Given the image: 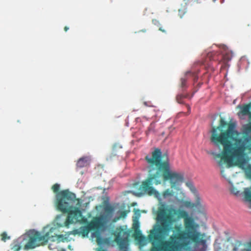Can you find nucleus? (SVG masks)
<instances>
[{"label":"nucleus","mask_w":251,"mask_h":251,"mask_svg":"<svg viewBox=\"0 0 251 251\" xmlns=\"http://www.w3.org/2000/svg\"><path fill=\"white\" fill-rule=\"evenodd\" d=\"M247 248L244 251H251V241L248 244Z\"/></svg>","instance_id":"24"},{"label":"nucleus","mask_w":251,"mask_h":251,"mask_svg":"<svg viewBox=\"0 0 251 251\" xmlns=\"http://www.w3.org/2000/svg\"><path fill=\"white\" fill-rule=\"evenodd\" d=\"M87 228V225L83 227V228L82 230V231L81 232L83 233L84 234H87L89 231H88L86 232Z\"/></svg>","instance_id":"25"},{"label":"nucleus","mask_w":251,"mask_h":251,"mask_svg":"<svg viewBox=\"0 0 251 251\" xmlns=\"http://www.w3.org/2000/svg\"><path fill=\"white\" fill-rule=\"evenodd\" d=\"M104 214L98 217H95L87 224V232L91 230H98L103 229L110 222L113 217L114 207L109 204L104 207Z\"/></svg>","instance_id":"5"},{"label":"nucleus","mask_w":251,"mask_h":251,"mask_svg":"<svg viewBox=\"0 0 251 251\" xmlns=\"http://www.w3.org/2000/svg\"><path fill=\"white\" fill-rule=\"evenodd\" d=\"M208 54H209V55L212 54V53H208Z\"/></svg>","instance_id":"36"},{"label":"nucleus","mask_w":251,"mask_h":251,"mask_svg":"<svg viewBox=\"0 0 251 251\" xmlns=\"http://www.w3.org/2000/svg\"><path fill=\"white\" fill-rule=\"evenodd\" d=\"M28 235V241L24 247V249L25 250L33 249L37 247L46 244L50 238L49 232L42 234L39 231L33 230L29 231Z\"/></svg>","instance_id":"6"},{"label":"nucleus","mask_w":251,"mask_h":251,"mask_svg":"<svg viewBox=\"0 0 251 251\" xmlns=\"http://www.w3.org/2000/svg\"><path fill=\"white\" fill-rule=\"evenodd\" d=\"M20 248H21L20 247H18V248H17L16 251H18L20 249Z\"/></svg>","instance_id":"32"},{"label":"nucleus","mask_w":251,"mask_h":251,"mask_svg":"<svg viewBox=\"0 0 251 251\" xmlns=\"http://www.w3.org/2000/svg\"><path fill=\"white\" fill-rule=\"evenodd\" d=\"M165 155L166 159L162 161L161 150L155 148L151 152V156L149 155L145 156V160L148 164L149 176L140 186V189L142 192L149 195L155 194L156 191L152 185L160 184L161 178L165 181L170 180L172 188L183 181L182 174L171 171L169 159L167 154H164L163 157H164Z\"/></svg>","instance_id":"2"},{"label":"nucleus","mask_w":251,"mask_h":251,"mask_svg":"<svg viewBox=\"0 0 251 251\" xmlns=\"http://www.w3.org/2000/svg\"><path fill=\"white\" fill-rule=\"evenodd\" d=\"M187 78L186 76L180 79V87L182 89V91L184 90L187 88Z\"/></svg>","instance_id":"13"},{"label":"nucleus","mask_w":251,"mask_h":251,"mask_svg":"<svg viewBox=\"0 0 251 251\" xmlns=\"http://www.w3.org/2000/svg\"><path fill=\"white\" fill-rule=\"evenodd\" d=\"M214 247L215 249L217 248V245L216 244L214 245Z\"/></svg>","instance_id":"34"},{"label":"nucleus","mask_w":251,"mask_h":251,"mask_svg":"<svg viewBox=\"0 0 251 251\" xmlns=\"http://www.w3.org/2000/svg\"><path fill=\"white\" fill-rule=\"evenodd\" d=\"M75 195L68 190L60 191L57 195L56 202L57 209L65 213H68V217L65 222V226H68L71 224L76 223L80 221L82 216L81 211L76 207L71 205L75 200Z\"/></svg>","instance_id":"4"},{"label":"nucleus","mask_w":251,"mask_h":251,"mask_svg":"<svg viewBox=\"0 0 251 251\" xmlns=\"http://www.w3.org/2000/svg\"><path fill=\"white\" fill-rule=\"evenodd\" d=\"M141 31H143V32H146V29H143L142 30H141Z\"/></svg>","instance_id":"35"},{"label":"nucleus","mask_w":251,"mask_h":251,"mask_svg":"<svg viewBox=\"0 0 251 251\" xmlns=\"http://www.w3.org/2000/svg\"><path fill=\"white\" fill-rule=\"evenodd\" d=\"M88 159L87 157L80 158L76 163V166L78 168H83L88 165Z\"/></svg>","instance_id":"9"},{"label":"nucleus","mask_w":251,"mask_h":251,"mask_svg":"<svg viewBox=\"0 0 251 251\" xmlns=\"http://www.w3.org/2000/svg\"><path fill=\"white\" fill-rule=\"evenodd\" d=\"M190 74V72H187L186 74Z\"/></svg>","instance_id":"37"},{"label":"nucleus","mask_w":251,"mask_h":251,"mask_svg":"<svg viewBox=\"0 0 251 251\" xmlns=\"http://www.w3.org/2000/svg\"><path fill=\"white\" fill-rule=\"evenodd\" d=\"M186 185L190 189L191 191L194 193H195L196 192V189L195 188L194 185H193V183L189 181H187L186 183Z\"/></svg>","instance_id":"15"},{"label":"nucleus","mask_w":251,"mask_h":251,"mask_svg":"<svg viewBox=\"0 0 251 251\" xmlns=\"http://www.w3.org/2000/svg\"><path fill=\"white\" fill-rule=\"evenodd\" d=\"M223 59L226 61H228L231 59L230 53H226L223 55Z\"/></svg>","instance_id":"22"},{"label":"nucleus","mask_w":251,"mask_h":251,"mask_svg":"<svg viewBox=\"0 0 251 251\" xmlns=\"http://www.w3.org/2000/svg\"><path fill=\"white\" fill-rule=\"evenodd\" d=\"M243 245L241 242L239 241H236L234 244V247L233 249L234 251H238L239 248Z\"/></svg>","instance_id":"20"},{"label":"nucleus","mask_w":251,"mask_h":251,"mask_svg":"<svg viewBox=\"0 0 251 251\" xmlns=\"http://www.w3.org/2000/svg\"><path fill=\"white\" fill-rule=\"evenodd\" d=\"M187 107H188V110L190 111V107L188 105H187Z\"/></svg>","instance_id":"30"},{"label":"nucleus","mask_w":251,"mask_h":251,"mask_svg":"<svg viewBox=\"0 0 251 251\" xmlns=\"http://www.w3.org/2000/svg\"><path fill=\"white\" fill-rule=\"evenodd\" d=\"M1 240L6 242L7 240L10 239V236H8L6 232H3L0 234Z\"/></svg>","instance_id":"18"},{"label":"nucleus","mask_w":251,"mask_h":251,"mask_svg":"<svg viewBox=\"0 0 251 251\" xmlns=\"http://www.w3.org/2000/svg\"><path fill=\"white\" fill-rule=\"evenodd\" d=\"M128 211L126 210L121 211L119 212V216L115 217L112 220L113 223L116 222L117 221L120 220L121 218H125L126 217Z\"/></svg>","instance_id":"11"},{"label":"nucleus","mask_w":251,"mask_h":251,"mask_svg":"<svg viewBox=\"0 0 251 251\" xmlns=\"http://www.w3.org/2000/svg\"><path fill=\"white\" fill-rule=\"evenodd\" d=\"M197 79H198V77L195 76V78H194V81H197Z\"/></svg>","instance_id":"33"},{"label":"nucleus","mask_w":251,"mask_h":251,"mask_svg":"<svg viewBox=\"0 0 251 251\" xmlns=\"http://www.w3.org/2000/svg\"><path fill=\"white\" fill-rule=\"evenodd\" d=\"M245 151H243V153L241 156L232 157L227 159L224 158L223 155H221V154H216L213 152H211V154L213 155L215 158H221L225 162L228 163H232L235 161L236 164H237L240 168L244 170L246 176L248 178H251V165L248 164L246 167L244 166L245 164V160L244 158L245 155Z\"/></svg>","instance_id":"7"},{"label":"nucleus","mask_w":251,"mask_h":251,"mask_svg":"<svg viewBox=\"0 0 251 251\" xmlns=\"http://www.w3.org/2000/svg\"><path fill=\"white\" fill-rule=\"evenodd\" d=\"M14 251H16V249H14Z\"/></svg>","instance_id":"38"},{"label":"nucleus","mask_w":251,"mask_h":251,"mask_svg":"<svg viewBox=\"0 0 251 251\" xmlns=\"http://www.w3.org/2000/svg\"><path fill=\"white\" fill-rule=\"evenodd\" d=\"M171 195H172V192L168 189L165 190L163 193V196L164 198Z\"/></svg>","instance_id":"23"},{"label":"nucleus","mask_w":251,"mask_h":251,"mask_svg":"<svg viewBox=\"0 0 251 251\" xmlns=\"http://www.w3.org/2000/svg\"><path fill=\"white\" fill-rule=\"evenodd\" d=\"M99 251H107L103 250V249H99Z\"/></svg>","instance_id":"31"},{"label":"nucleus","mask_w":251,"mask_h":251,"mask_svg":"<svg viewBox=\"0 0 251 251\" xmlns=\"http://www.w3.org/2000/svg\"><path fill=\"white\" fill-rule=\"evenodd\" d=\"M68 29H69V27L68 26H66L64 27V30L65 31H67Z\"/></svg>","instance_id":"28"},{"label":"nucleus","mask_w":251,"mask_h":251,"mask_svg":"<svg viewBox=\"0 0 251 251\" xmlns=\"http://www.w3.org/2000/svg\"><path fill=\"white\" fill-rule=\"evenodd\" d=\"M161 209L158 213L159 224L151 229L148 239L151 244V251H184L190 245L201 246L198 251H206L205 235L199 230V225L184 210L170 207Z\"/></svg>","instance_id":"1"},{"label":"nucleus","mask_w":251,"mask_h":251,"mask_svg":"<svg viewBox=\"0 0 251 251\" xmlns=\"http://www.w3.org/2000/svg\"><path fill=\"white\" fill-rule=\"evenodd\" d=\"M139 222H138V220H134L132 225V228L134 230L135 232H137L139 230Z\"/></svg>","instance_id":"17"},{"label":"nucleus","mask_w":251,"mask_h":251,"mask_svg":"<svg viewBox=\"0 0 251 251\" xmlns=\"http://www.w3.org/2000/svg\"><path fill=\"white\" fill-rule=\"evenodd\" d=\"M214 1H215L216 0H213Z\"/></svg>","instance_id":"39"},{"label":"nucleus","mask_w":251,"mask_h":251,"mask_svg":"<svg viewBox=\"0 0 251 251\" xmlns=\"http://www.w3.org/2000/svg\"><path fill=\"white\" fill-rule=\"evenodd\" d=\"M55 237L58 242H65L67 240V238L64 237L63 235H56Z\"/></svg>","instance_id":"19"},{"label":"nucleus","mask_w":251,"mask_h":251,"mask_svg":"<svg viewBox=\"0 0 251 251\" xmlns=\"http://www.w3.org/2000/svg\"><path fill=\"white\" fill-rule=\"evenodd\" d=\"M231 192L232 193L235 194V195H238L239 194V191H237L235 188H233L232 190H231Z\"/></svg>","instance_id":"26"},{"label":"nucleus","mask_w":251,"mask_h":251,"mask_svg":"<svg viewBox=\"0 0 251 251\" xmlns=\"http://www.w3.org/2000/svg\"><path fill=\"white\" fill-rule=\"evenodd\" d=\"M244 197L246 201L251 202V187L245 188Z\"/></svg>","instance_id":"10"},{"label":"nucleus","mask_w":251,"mask_h":251,"mask_svg":"<svg viewBox=\"0 0 251 251\" xmlns=\"http://www.w3.org/2000/svg\"><path fill=\"white\" fill-rule=\"evenodd\" d=\"M238 135L235 124L227 123L221 117L219 126L212 127L210 140L216 146H223L220 154L227 159L242 156L247 149L244 141L238 138Z\"/></svg>","instance_id":"3"},{"label":"nucleus","mask_w":251,"mask_h":251,"mask_svg":"<svg viewBox=\"0 0 251 251\" xmlns=\"http://www.w3.org/2000/svg\"><path fill=\"white\" fill-rule=\"evenodd\" d=\"M144 104L146 106H149V105H148V104H147V102H146V101H145V102H144Z\"/></svg>","instance_id":"29"},{"label":"nucleus","mask_w":251,"mask_h":251,"mask_svg":"<svg viewBox=\"0 0 251 251\" xmlns=\"http://www.w3.org/2000/svg\"><path fill=\"white\" fill-rule=\"evenodd\" d=\"M188 96L187 95H183V94H178L177 95L176 97V101L179 103H182L183 100H182L184 98H187Z\"/></svg>","instance_id":"16"},{"label":"nucleus","mask_w":251,"mask_h":251,"mask_svg":"<svg viewBox=\"0 0 251 251\" xmlns=\"http://www.w3.org/2000/svg\"><path fill=\"white\" fill-rule=\"evenodd\" d=\"M51 189L54 193H57L56 200V201H57V195L60 192H59V191L60 190V185L58 183L54 184L53 185H52V186L51 187ZM56 202V201H55V203Z\"/></svg>","instance_id":"14"},{"label":"nucleus","mask_w":251,"mask_h":251,"mask_svg":"<svg viewBox=\"0 0 251 251\" xmlns=\"http://www.w3.org/2000/svg\"><path fill=\"white\" fill-rule=\"evenodd\" d=\"M114 235L115 241L119 246L120 250L126 251L129 236L128 231L120 226L116 228Z\"/></svg>","instance_id":"8"},{"label":"nucleus","mask_w":251,"mask_h":251,"mask_svg":"<svg viewBox=\"0 0 251 251\" xmlns=\"http://www.w3.org/2000/svg\"><path fill=\"white\" fill-rule=\"evenodd\" d=\"M80 233H81V231H80L77 229H74L72 231L68 232L69 235H80Z\"/></svg>","instance_id":"21"},{"label":"nucleus","mask_w":251,"mask_h":251,"mask_svg":"<svg viewBox=\"0 0 251 251\" xmlns=\"http://www.w3.org/2000/svg\"><path fill=\"white\" fill-rule=\"evenodd\" d=\"M159 29L160 31L163 32H166V31L164 29H163L162 27H160Z\"/></svg>","instance_id":"27"},{"label":"nucleus","mask_w":251,"mask_h":251,"mask_svg":"<svg viewBox=\"0 0 251 251\" xmlns=\"http://www.w3.org/2000/svg\"><path fill=\"white\" fill-rule=\"evenodd\" d=\"M250 108L251 105L250 104L245 105L242 107L241 112L243 115H249L250 113Z\"/></svg>","instance_id":"12"}]
</instances>
